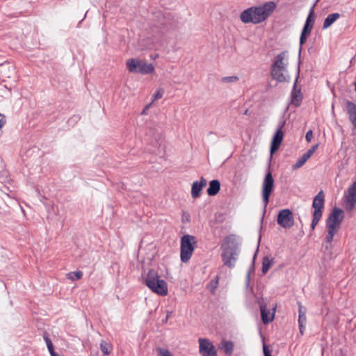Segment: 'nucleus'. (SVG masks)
<instances>
[{"label": "nucleus", "mask_w": 356, "mask_h": 356, "mask_svg": "<svg viewBox=\"0 0 356 356\" xmlns=\"http://www.w3.org/2000/svg\"><path fill=\"white\" fill-rule=\"evenodd\" d=\"M113 349V346L111 343L106 342L104 340H102L100 343V350L104 353V355H109L111 353Z\"/></svg>", "instance_id": "25"}, {"label": "nucleus", "mask_w": 356, "mask_h": 356, "mask_svg": "<svg viewBox=\"0 0 356 356\" xmlns=\"http://www.w3.org/2000/svg\"><path fill=\"white\" fill-rule=\"evenodd\" d=\"M6 123V120L3 118L0 119V128H1Z\"/></svg>", "instance_id": "42"}, {"label": "nucleus", "mask_w": 356, "mask_h": 356, "mask_svg": "<svg viewBox=\"0 0 356 356\" xmlns=\"http://www.w3.org/2000/svg\"><path fill=\"white\" fill-rule=\"evenodd\" d=\"M305 324H298V325H299V330H300V332L301 334H304V331L305 330Z\"/></svg>", "instance_id": "41"}, {"label": "nucleus", "mask_w": 356, "mask_h": 356, "mask_svg": "<svg viewBox=\"0 0 356 356\" xmlns=\"http://www.w3.org/2000/svg\"><path fill=\"white\" fill-rule=\"evenodd\" d=\"M221 249L222 250L221 257L224 265L229 268H234L240 253V248L235 236L229 235L225 237Z\"/></svg>", "instance_id": "2"}, {"label": "nucleus", "mask_w": 356, "mask_h": 356, "mask_svg": "<svg viewBox=\"0 0 356 356\" xmlns=\"http://www.w3.org/2000/svg\"><path fill=\"white\" fill-rule=\"evenodd\" d=\"M273 263V259H270L268 256L264 257L262 260V273L266 274Z\"/></svg>", "instance_id": "23"}, {"label": "nucleus", "mask_w": 356, "mask_h": 356, "mask_svg": "<svg viewBox=\"0 0 356 356\" xmlns=\"http://www.w3.org/2000/svg\"><path fill=\"white\" fill-rule=\"evenodd\" d=\"M286 124V120L282 118L278 122L277 130H282Z\"/></svg>", "instance_id": "37"}, {"label": "nucleus", "mask_w": 356, "mask_h": 356, "mask_svg": "<svg viewBox=\"0 0 356 356\" xmlns=\"http://www.w3.org/2000/svg\"><path fill=\"white\" fill-rule=\"evenodd\" d=\"M80 119L79 115L72 116L68 121L69 124H72V122H76Z\"/></svg>", "instance_id": "39"}, {"label": "nucleus", "mask_w": 356, "mask_h": 356, "mask_svg": "<svg viewBox=\"0 0 356 356\" xmlns=\"http://www.w3.org/2000/svg\"><path fill=\"white\" fill-rule=\"evenodd\" d=\"M270 76L280 83L289 82L290 76L288 74L287 67H270Z\"/></svg>", "instance_id": "12"}, {"label": "nucleus", "mask_w": 356, "mask_h": 356, "mask_svg": "<svg viewBox=\"0 0 356 356\" xmlns=\"http://www.w3.org/2000/svg\"><path fill=\"white\" fill-rule=\"evenodd\" d=\"M126 65L131 73L149 74L154 72V67L152 63H147L138 58H129Z\"/></svg>", "instance_id": "5"}, {"label": "nucleus", "mask_w": 356, "mask_h": 356, "mask_svg": "<svg viewBox=\"0 0 356 356\" xmlns=\"http://www.w3.org/2000/svg\"><path fill=\"white\" fill-rule=\"evenodd\" d=\"M344 197L346 209L349 211H352L356 204V181L348 188Z\"/></svg>", "instance_id": "10"}, {"label": "nucleus", "mask_w": 356, "mask_h": 356, "mask_svg": "<svg viewBox=\"0 0 356 356\" xmlns=\"http://www.w3.org/2000/svg\"><path fill=\"white\" fill-rule=\"evenodd\" d=\"M346 108L349 120L356 129V104L348 101L346 102Z\"/></svg>", "instance_id": "18"}, {"label": "nucleus", "mask_w": 356, "mask_h": 356, "mask_svg": "<svg viewBox=\"0 0 356 356\" xmlns=\"http://www.w3.org/2000/svg\"><path fill=\"white\" fill-rule=\"evenodd\" d=\"M300 75V70H298L296 80L293 83V89L291 92V104L296 107L299 106L302 102L303 96L301 92V88H298L297 82Z\"/></svg>", "instance_id": "13"}, {"label": "nucleus", "mask_w": 356, "mask_h": 356, "mask_svg": "<svg viewBox=\"0 0 356 356\" xmlns=\"http://www.w3.org/2000/svg\"><path fill=\"white\" fill-rule=\"evenodd\" d=\"M289 65V52L283 51L276 55L270 67H287Z\"/></svg>", "instance_id": "14"}, {"label": "nucleus", "mask_w": 356, "mask_h": 356, "mask_svg": "<svg viewBox=\"0 0 356 356\" xmlns=\"http://www.w3.org/2000/svg\"><path fill=\"white\" fill-rule=\"evenodd\" d=\"M199 351L202 356H217V352L212 343L207 339L200 338Z\"/></svg>", "instance_id": "11"}, {"label": "nucleus", "mask_w": 356, "mask_h": 356, "mask_svg": "<svg viewBox=\"0 0 356 356\" xmlns=\"http://www.w3.org/2000/svg\"><path fill=\"white\" fill-rule=\"evenodd\" d=\"M316 3H314L312 8H310L309 15L306 19L305 24L303 26L302 30L301 31L302 33L310 35L312 29L314 27V22H315V16L314 15V8Z\"/></svg>", "instance_id": "15"}, {"label": "nucleus", "mask_w": 356, "mask_h": 356, "mask_svg": "<svg viewBox=\"0 0 356 356\" xmlns=\"http://www.w3.org/2000/svg\"><path fill=\"white\" fill-rule=\"evenodd\" d=\"M318 0H316V2L318 1Z\"/></svg>", "instance_id": "47"}, {"label": "nucleus", "mask_w": 356, "mask_h": 356, "mask_svg": "<svg viewBox=\"0 0 356 356\" xmlns=\"http://www.w3.org/2000/svg\"><path fill=\"white\" fill-rule=\"evenodd\" d=\"M0 116H3L4 118V116L3 115H1V113H0Z\"/></svg>", "instance_id": "46"}, {"label": "nucleus", "mask_w": 356, "mask_h": 356, "mask_svg": "<svg viewBox=\"0 0 356 356\" xmlns=\"http://www.w3.org/2000/svg\"><path fill=\"white\" fill-rule=\"evenodd\" d=\"M207 185V180L202 177L200 181H195L192 184L191 195L193 198L197 199L200 197L202 188Z\"/></svg>", "instance_id": "16"}, {"label": "nucleus", "mask_w": 356, "mask_h": 356, "mask_svg": "<svg viewBox=\"0 0 356 356\" xmlns=\"http://www.w3.org/2000/svg\"><path fill=\"white\" fill-rule=\"evenodd\" d=\"M0 172H1L3 175H6L7 172L4 170V166L2 165L1 170H0Z\"/></svg>", "instance_id": "43"}, {"label": "nucleus", "mask_w": 356, "mask_h": 356, "mask_svg": "<svg viewBox=\"0 0 356 356\" xmlns=\"http://www.w3.org/2000/svg\"><path fill=\"white\" fill-rule=\"evenodd\" d=\"M238 80L239 78L237 76H229L222 77L220 81L223 83H229L238 81Z\"/></svg>", "instance_id": "29"}, {"label": "nucleus", "mask_w": 356, "mask_h": 356, "mask_svg": "<svg viewBox=\"0 0 356 356\" xmlns=\"http://www.w3.org/2000/svg\"><path fill=\"white\" fill-rule=\"evenodd\" d=\"M263 352L264 356H272L271 351L268 349L265 343L263 344Z\"/></svg>", "instance_id": "36"}, {"label": "nucleus", "mask_w": 356, "mask_h": 356, "mask_svg": "<svg viewBox=\"0 0 356 356\" xmlns=\"http://www.w3.org/2000/svg\"><path fill=\"white\" fill-rule=\"evenodd\" d=\"M220 189V183L218 179L211 180L207 188V194L210 196L216 195Z\"/></svg>", "instance_id": "21"}, {"label": "nucleus", "mask_w": 356, "mask_h": 356, "mask_svg": "<svg viewBox=\"0 0 356 356\" xmlns=\"http://www.w3.org/2000/svg\"><path fill=\"white\" fill-rule=\"evenodd\" d=\"M309 158L304 153L292 166L293 170L302 167Z\"/></svg>", "instance_id": "26"}, {"label": "nucleus", "mask_w": 356, "mask_h": 356, "mask_svg": "<svg viewBox=\"0 0 356 356\" xmlns=\"http://www.w3.org/2000/svg\"><path fill=\"white\" fill-rule=\"evenodd\" d=\"M257 251L255 252V254H254V255L253 257L251 266H250L249 270H248V272L247 273V275H246V280L245 281H246V285L247 286H248L250 284L251 272L254 270V260H255V258H256V256H257Z\"/></svg>", "instance_id": "28"}, {"label": "nucleus", "mask_w": 356, "mask_h": 356, "mask_svg": "<svg viewBox=\"0 0 356 356\" xmlns=\"http://www.w3.org/2000/svg\"><path fill=\"white\" fill-rule=\"evenodd\" d=\"M318 144L313 145L310 149H309L306 152H305V154L309 158H310L312 156V154L315 152L316 149L318 148Z\"/></svg>", "instance_id": "33"}, {"label": "nucleus", "mask_w": 356, "mask_h": 356, "mask_svg": "<svg viewBox=\"0 0 356 356\" xmlns=\"http://www.w3.org/2000/svg\"><path fill=\"white\" fill-rule=\"evenodd\" d=\"M298 306H299V310H298L299 315H300V314H305V312L303 311L304 308H303V307H302V305H301L300 302H298Z\"/></svg>", "instance_id": "40"}, {"label": "nucleus", "mask_w": 356, "mask_h": 356, "mask_svg": "<svg viewBox=\"0 0 356 356\" xmlns=\"http://www.w3.org/2000/svg\"><path fill=\"white\" fill-rule=\"evenodd\" d=\"M158 356H173L170 351L163 348H157Z\"/></svg>", "instance_id": "30"}, {"label": "nucleus", "mask_w": 356, "mask_h": 356, "mask_svg": "<svg viewBox=\"0 0 356 356\" xmlns=\"http://www.w3.org/2000/svg\"><path fill=\"white\" fill-rule=\"evenodd\" d=\"M313 137V132L312 130H309L305 135V139L307 142H310Z\"/></svg>", "instance_id": "38"}, {"label": "nucleus", "mask_w": 356, "mask_h": 356, "mask_svg": "<svg viewBox=\"0 0 356 356\" xmlns=\"http://www.w3.org/2000/svg\"><path fill=\"white\" fill-rule=\"evenodd\" d=\"M51 356H60V355H59L56 353H54V354L51 355Z\"/></svg>", "instance_id": "44"}, {"label": "nucleus", "mask_w": 356, "mask_h": 356, "mask_svg": "<svg viewBox=\"0 0 356 356\" xmlns=\"http://www.w3.org/2000/svg\"><path fill=\"white\" fill-rule=\"evenodd\" d=\"M340 17L341 15L338 13H334L328 15L324 20L323 29H327V28L331 26L332 24H334L338 19L340 18Z\"/></svg>", "instance_id": "22"}, {"label": "nucleus", "mask_w": 356, "mask_h": 356, "mask_svg": "<svg viewBox=\"0 0 356 356\" xmlns=\"http://www.w3.org/2000/svg\"><path fill=\"white\" fill-rule=\"evenodd\" d=\"M308 36H309V35L304 34V33H302L300 34L299 55H300V52H301V50H302V47L306 42Z\"/></svg>", "instance_id": "31"}, {"label": "nucleus", "mask_w": 356, "mask_h": 356, "mask_svg": "<svg viewBox=\"0 0 356 356\" xmlns=\"http://www.w3.org/2000/svg\"><path fill=\"white\" fill-rule=\"evenodd\" d=\"M277 223L283 228H290L294 224V218L292 211L289 209L280 211L277 219Z\"/></svg>", "instance_id": "9"}, {"label": "nucleus", "mask_w": 356, "mask_h": 356, "mask_svg": "<svg viewBox=\"0 0 356 356\" xmlns=\"http://www.w3.org/2000/svg\"><path fill=\"white\" fill-rule=\"evenodd\" d=\"M273 1L265 3L263 6H252L243 10L240 15L243 23L257 24L265 21L275 9Z\"/></svg>", "instance_id": "1"}, {"label": "nucleus", "mask_w": 356, "mask_h": 356, "mask_svg": "<svg viewBox=\"0 0 356 356\" xmlns=\"http://www.w3.org/2000/svg\"><path fill=\"white\" fill-rule=\"evenodd\" d=\"M195 244V237L192 235L185 234L181 238L180 258L183 263H186L190 260Z\"/></svg>", "instance_id": "6"}, {"label": "nucleus", "mask_w": 356, "mask_h": 356, "mask_svg": "<svg viewBox=\"0 0 356 356\" xmlns=\"http://www.w3.org/2000/svg\"><path fill=\"white\" fill-rule=\"evenodd\" d=\"M274 188V179L272 172L270 170V165H268L265 177L262 184V200L264 204V209H266L268 202L270 196Z\"/></svg>", "instance_id": "8"}, {"label": "nucleus", "mask_w": 356, "mask_h": 356, "mask_svg": "<svg viewBox=\"0 0 356 356\" xmlns=\"http://www.w3.org/2000/svg\"><path fill=\"white\" fill-rule=\"evenodd\" d=\"M343 218V211L337 207H334L325 222L327 234L325 236V241L326 243H331L332 242L334 236L339 229Z\"/></svg>", "instance_id": "3"}, {"label": "nucleus", "mask_w": 356, "mask_h": 356, "mask_svg": "<svg viewBox=\"0 0 356 356\" xmlns=\"http://www.w3.org/2000/svg\"><path fill=\"white\" fill-rule=\"evenodd\" d=\"M82 276H83V272L81 270L70 272L67 274V278L70 280H72V281L78 280L81 279L82 277Z\"/></svg>", "instance_id": "27"}, {"label": "nucleus", "mask_w": 356, "mask_h": 356, "mask_svg": "<svg viewBox=\"0 0 356 356\" xmlns=\"http://www.w3.org/2000/svg\"><path fill=\"white\" fill-rule=\"evenodd\" d=\"M163 93H164V91L163 89L157 90L156 91L155 94L154 95L153 100L154 101V100L161 99L163 97Z\"/></svg>", "instance_id": "34"}, {"label": "nucleus", "mask_w": 356, "mask_h": 356, "mask_svg": "<svg viewBox=\"0 0 356 356\" xmlns=\"http://www.w3.org/2000/svg\"><path fill=\"white\" fill-rule=\"evenodd\" d=\"M260 240H261V236H259V242H258V244H259Z\"/></svg>", "instance_id": "45"}, {"label": "nucleus", "mask_w": 356, "mask_h": 356, "mask_svg": "<svg viewBox=\"0 0 356 356\" xmlns=\"http://www.w3.org/2000/svg\"><path fill=\"white\" fill-rule=\"evenodd\" d=\"M145 283L152 291L159 296H164L168 294L167 282L161 278L155 270L151 269L148 271Z\"/></svg>", "instance_id": "4"}, {"label": "nucleus", "mask_w": 356, "mask_h": 356, "mask_svg": "<svg viewBox=\"0 0 356 356\" xmlns=\"http://www.w3.org/2000/svg\"><path fill=\"white\" fill-rule=\"evenodd\" d=\"M307 318L305 314H300L298 316V324H305Z\"/></svg>", "instance_id": "35"}, {"label": "nucleus", "mask_w": 356, "mask_h": 356, "mask_svg": "<svg viewBox=\"0 0 356 356\" xmlns=\"http://www.w3.org/2000/svg\"><path fill=\"white\" fill-rule=\"evenodd\" d=\"M218 280H219V277L218 276H216L215 277V280H212L211 282H210V286H211V292H214V291L216 290V289L217 288V286H218Z\"/></svg>", "instance_id": "32"}, {"label": "nucleus", "mask_w": 356, "mask_h": 356, "mask_svg": "<svg viewBox=\"0 0 356 356\" xmlns=\"http://www.w3.org/2000/svg\"><path fill=\"white\" fill-rule=\"evenodd\" d=\"M42 337H43V339L44 340V341L46 343V345H47V347L49 352L50 355L54 354V353H56L54 350V348L52 341H51V339L49 337L48 333L47 332H44L43 333Z\"/></svg>", "instance_id": "24"}, {"label": "nucleus", "mask_w": 356, "mask_h": 356, "mask_svg": "<svg viewBox=\"0 0 356 356\" xmlns=\"http://www.w3.org/2000/svg\"><path fill=\"white\" fill-rule=\"evenodd\" d=\"M325 195L323 191L318 192V193L314 197L312 202L313 218L311 224V230L314 231L316 225L321 219L323 215V209L324 208Z\"/></svg>", "instance_id": "7"}, {"label": "nucleus", "mask_w": 356, "mask_h": 356, "mask_svg": "<svg viewBox=\"0 0 356 356\" xmlns=\"http://www.w3.org/2000/svg\"><path fill=\"white\" fill-rule=\"evenodd\" d=\"M260 310L261 319L264 324H268L273 321L274 318V314H270V312L267 310L265 305H261L260 306Z\"/></svg>", "instance_id": "19"}, {"label": "nucleus", "mask_w": 356, "mask_h": 356, "mask_svg": "<svg viewBox=\"0 0 356 356\" xmlns=\"http://www.w3.org/2000/svg\"><path fill=\"white\" fill-rule=\"evenodd\" d=\"M234 343L231 341L222 340L219 344V348L222 350L225 354L230 356L234 350Z\"/></svg>", "instance_id": "20"}, {"label": "nucleus", "mask_w": 356, "mask_h": 356, "mask_svg": "<svg viewBox=\"0 0 356 356\" xmlns=\"http://www.w3.org/2000/svg\"><path fill=\"white\" fill-rule=\"evenodd\" d=\"M284 133L282 130H276L270 145V153L273 154L277 151L283 140Z\"/></svg>", "instance_id": "17"}]
</instances>
